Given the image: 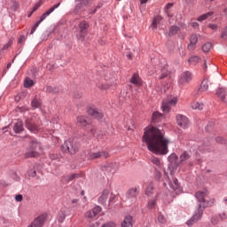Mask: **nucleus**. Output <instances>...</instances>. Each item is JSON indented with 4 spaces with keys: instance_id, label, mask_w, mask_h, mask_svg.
Wrapping results in <instances>:
<instances>
[{
    "instance_id": "nucleus-10",
    "label": "nucleus",
    "mask_w": 227,
    "mask_h": 227,
    "mask_svg": "<svg viewBox=\"0 0 227 227\" xmlns=\"http://www.w3.org/2000/svg\"><path fill=\"white\" fill-rule=\"evenodd\" d=\"M165 178L168 182V185L172 191H177V189H180V183H178V179L172 178V181L169 180V176H168V172L164 171Z\"/></svg>"
},
{
    "instance_id": "nucleus-61",
    "label": "nucleus",
    "mask_w": 227,
    "mask_h": 227,
    "mask_svg": "<svg viewBox=\"0 0 227 227\" xmlns=\"http://www.w3.org/2000/svg\"><path fill=\"white\" fill-rule=\"evenodd\" d=\"M215 141H216V143H226V142L224 141V139H223V137H217L215 138Z\"/></svg>"
},
{
    "instance_id": "nucleus-64",
    "label": "nucleus",
    "mask_w": 227,
    "mask_h": 227,
    "mask_svg": "<svg viewBox=\"0 0 227 227\" xmlns=\"http://www.w3.org/2000/svg\"><path fill=\"white\" fill-rule=\"evenodd\" d=\"M220 218L224 221V219H227V214L226 213H222L220 214Z\"/></svg>"
},
{
    "instance_id": "nucleus-11",
    "label": "nucleus",
    "mask_w": 227,
    "mask_h": 227,
    "mask_svg": "<svg viewBox=\"0 0 227 227\" xmlns=\"http://www.w3.org/2000/svg\"><path fill=\"white\" fill-rule=\"evenodd\" d=\"M176 121L177 125L182 127V129H187L189 127V118H187L185 115H176Z\"/></svg>"
},
{
    "instance_id": "nucleus-53",
    "label": "nucleus",
    "mask_w": 227,
    "mask_h": 227,
    "mask_svg": "<svg viewBox=\"0 0 227 227\" xmlns=\"http://www.w3.org/2000/svg\"><path fill=\"white\" fill-rule=\"evenodd\" d=\"M101 227H116V223H114L113 222H108V223L103 224Z\"/></svg>"
},
{
    "instance_id": "nucleus-57",
    "label": "nucleus",
    "mask_w": 227,
    "mask_h": 227,
    "mask_svg": "<svg viewBox=\"0 0 227 227\" xmlns=\"http://www.w3.org/2000/svg\"><path fill=\"white\" fill-rule=\"evenodd\" d=\"M207 27H209V29H213V31H215V29H217L218 26L217 24H212L210 23Z\"/></svg>"
},
{
    "instance_id": "nucleus-46",
    "label": "nucleus",
    "mask_w": 227,
    "mask_h": 227,
    "mask_svg": "<svg viewBox=\"0 0 227 227\" xmlns=\"http://www.w3.org/2000/svg\"><path fill=\"white\" fill-rule=\"evenodd\" d=\"M198 43V35L196 34H192L190 37V43L196 44Z\"/></svg>"
},
{
    "instance_id": "nucleus-32",
    "label": "nucleus",
    "mask_w": 227,
    "mask_h": 227,
    "mask_svg": "<svg viewBox=\"0 0 227 227\" xmlns=\"http://www.w3.org/2000/svg\"><path fill=\"white\" fill-rule=\"evenodd\" d=\"M208 90V80L204 79L200 84V87L199 88V92L207 91Z\"/></svg>"
},
{
    "instance_id": "nucleus-62",
    "label": "nucleus",
    "mask_w": 227,
    "mask_h": 227,
    "mask_svg": "<svg viewBox=\"0 0 227 227\" xmlns=\"http://www.w3.org/2000/svg\"><path fill=\"white\" fill-rule=\"evenodd\" d=\"M71 202L73 203V205H77V207L81 206V203H79V200L78 199H74Z\"/></svg>"
},
{
    "instance_id": "nucleus-18",
    "label": "nucleus",
    "mask_w": 227,
    "mask_h": 227,
    "mask_svg": "<svg viewBox=\"0 0 227 227\" xmlns=\"http://www.w3.org/2000/svg\"><path fill=\"white\" fill-rule=\"evenodd\" d=\"M28 148H30V150H35V152H38L39 150H42V144L36 141V139H32L29 143Z\"/></svg>"
},
{
    "instance_id": "nucleus-2",
    "label": "nucleus",
    "mask_w": 227,
    "mask_h": 227,
    "mask_svg": "<svg viewBox=\"0 0 227 227\" xmlns=\"http://www.w3.org/2000/svg\"><path fill=\"white\" fill-rule=\"evenodd\" d=\"M195 198L198 201L197 208L192 216L186 222L187 226H192V224L198 223V221L203 217L205 208H207V207H212V205L215 203V200L214 199L207 200V192H197Z\"/></svg>"
},
{
    "instance_id": "nucleus-63",
    "label": "nucleus",
    "mask_w": 227,
    "mask_h": 227,
    "mask_svg": "<svg viewBox=\"0 0 227 227\" xmlns=\"http://www.w3.org/2000/svg\"><path fill=\"white\" fill-rule=\"evenodd\" d=\"M160 171H157L156 170V173H155V178H156V180H160Z\"/></svg>"
},
{
    "instance_id": "nucleus-13",
    "label": "nucleus",
    "mask_w": 227,
    "mask_h": 227,
    "mask_svg": "<svg viewBox=\"0 0 227 227\" xmlns=\"http://www.w3.org/2000/svg\"><path fill=\"white\" fill-rule=\"evenodd\" d=\"M45 219H47V216L45 215H41L32 222V224H29L27 227H43V223H45Z\"/></svg>"
},
{
    "instance_id": "nucleus-21",
    "label": "nucleus",
    "mask_w": 227,
    "mask_h": 227,
    "mask_svg": "<svg viewBox=\"0 0 227 227\" xmlns=\"http://www.w3.org/2000/svg\"><path fill=\"white\" fill-rule=\"evenodd\" d=\"M102 171L106 175H114L116 169L114 168L113 164L104 165L101 167Z\"/></svg>"
},
{
    "instance_id": "nucleus-42",
    "label": "nucleus",
    "mask_w": 227,
    "mask_h": 227,
    "mask_svg": "<svg viewBox=\"0 0 227 227\" xmlns=\"http://www.w3.org/2000/svg\"><path fill=\"white\" fill-rule=\"evenodd\" d=\"M158 222L160 223V224H166V223H168V219L166 218V216H164V215L159 213Z\"/></svg>"
},
{
    "instance_id": "nucleus-41",
    "label": "nucleus",
    "mask_w": 227,
    "mask_h": 227,
    "mask_svg": "<svg viewBox=\"0 0 227 227\" xmlns=\"http://www.w3.org/2000/svg\"><path fill=\"white\" fill-rule=\"evenodd\" d=\"M31 106H32L33 109H38V107H40V106H41L40 100H38V98H35L31 102Z\"/></svg>"
},
{
    "instance_id": "nucleus-29",
    "label": "nucleus",
    "mask_w": 227,
    "mask_h": 227,
    "mask_svg": "<svg viewBox=\"0 0 227 227\" xmlns=\"http://www.w3.org/2000/svg\"><path fill=\"white\" fill-rule=\"evenodd\" d=\"M132 216L129 215L124 218V220L121 223V227H132Z\"/></svg>"
},
{
    "instance_id": "nucleus-26",
    "label": "nucleus",
    "mask_w": 227,
    "mask_h": 227,
    "mask_svg": "<svg viewBox=\"0 0 227 227\" xmlns=\"http://www.w3.org/2000/svg\"><path fill=\"white\" fill-rule=\"evenodd\" d=\"M131 84H135L136 86H141V78H139V74L135 73L129 80Z\"/></svg>"
},
{
    "instance_id": "nucleus-23",
    "label": "nucleus",
    "mask_w": 227,
    "mask_h": 227,
    "mask_svg": "<svg viewBox=\"0 0 227 227\" xmlns=\"http://www.w3.org/2000/svg\"><path fill=\"white\" fill-rule=\"evenodd\" d=\"M160 24H162V17L158 15L153 18L151 27H153V29H157Z\"/></svg>"
},
{
    "instance_id": "nucleus-16",
    "label": "nucleus",
    "mask_w": 227,
    "mask_h": 227,
    "mask_svg": "<svg viewBox=\"0 0 227 227\" xmlns=\"http://www.w3.org/2000/svg\"><path fill=\"white\" fill-rule=\"evenodd\" d=\"M168 162H170L169 165V169H171V168L173 169H176V168H178V162H176V160H178V156L176 153H172L168 157Z\"/></svg>"
},
{
    "instance_id": "nucleus-27",
    "label": "nucleus",
    "mask_w": 227,
    "mask_h": 227,
    "mask_svg": "<svg viewBox=\"0 0 227 227\" xmlns=\"http://www.w3.org/2000/svg\"><path fill=\"white\" fill-rule=\"evenodd\" d=\"M76 122L77 125H79V127H86V125H88V119H86V117L80 115L76 118Z\"/></svg>"
},
{
    "instance_id": "nucleus-48",
    "label": "nucleus",
    "mask_w": 227,
    "mask_h": 227,
    "mask_svg": "<svg viewBox=\"0 0 227 227\" xmlns=\"http://www.w3.org/2000/svg\"><path fill=\"white\" fill-rule=\"evenodd\" d=\"M151 162H153V164H155V166H160V160L157 157H153L151 159Z\"/></svg>"
},
{
    "instance_id": "nucleus-19",
    "label": "nucleus",
    "mask_w": 227,
    "mask_h": 227,
    "mask_svg": "<svg viewBox=\"0 0 227 227\" xmlns=\"http://www.w3.org/2000/svg\"><path fill=\"white\" fill-rule=\"evenodd\" d=\"M39 153L37 151H35V149H30L27 147L25 152V158L26 159H33L35 157H38Z\"/></svg>"
},
{
    "instance_id": "nucleus-15",
    "label": "nucleus",
    "mask_w": 227,
    "mask_h": 227,
    "mask_svg": "<svg viewBox=\"0 0 227 227\" xmlns=\"http://www.w3.org/2000/svg\"><path fill=\"white\" fill-rule=\"evenodd\" d=\"M109 157V153L106 151L102 152H98V153H90L89 154V159L93 160V159H107Z\"/></svg>"
},
{
    "instance_id": "nucleus-20",
    "label": "nucleus",
    "mask_w": 227,
    "mask_h": 227,
    "mask_svg": "<svg viewBox=\"0 0 227 227\" xmlns=\"http://www.w3.org/2000/svg\"><path fill=\"white\" fill-rule=\"evenodd\" d=\"M109 198V190H104L98 198V203L100 205H106L107 199Z\"/></svg>"
},
{
    "instance_id": "nucleus-56",
    "label": "nucleus",
    "mask_w": 227,
    "mask_h": 227,
    "mask_svg": "<svg viewBox=\"0 0 227 227\" xmlns=\"http://www.w3.org/2000/svg\"><path fill=\"white\" fill-rule=\"evenodd\" d=\"M50 159H51V160H56L57 159H59V155L54 154V153H51V154H50Z\"/></svg>"
},
{
    "instance_id": "nucleus-49",
    "label": "nucleus",
    "mask_w": 227,
    "mask_h": 227,
    "mask_svg": "<svg viewBox=\"0 0 227 227\" xmlns=\"http://www.w3.org/2000/svg\"><path fill=\"white\" fill-rule=\"evenodd\" d=\"M11 10H12L13 12H17L19 10V3L16 1H12Z\"/></svg>"
},
{
    "instance_id": "nucleus-58",
    "label": "nucleus",
    "mask_w": 227,
    "mask_h": 227,
    "mask_svg": "<svg viewBox=\"0 0 227 227\" xmlns=\"http://www.w3.org/2000/svg\"><path fill=\"white\" fill-rule=\"evenodd\" d=\"M26 42V35H20L19 38V43H24Z\"/></svg>"
},
{
    "instance_id": "nucleus-17",
    "label": "nucleus",
    "mask_w": 227,
    "mask_h": 227,
    "mask_svg": "<svg viewBox=\"0 0 227 227\" xmlns=\"http://www.w3.org/2000/svg\"><path fill=\"white\" fill-rule=\"evenodd\" d=\"M88 27H90V24L84 20L79 24L81 36H86V34L88 33Z\"/></svg>"
},
{
    "instance_id": "nucleus-28",
    "label": "nucleus",
    "mask_w": 227,
    "mask_h": 227,
    "mask_svg": "<svg viewBox=\"0 0 227 227\" xmlns=\"http://www.w3.org/2000/svg\"><path fill=\"white\" fill-rule=\"evenodd\" d=\"M74 1H75V3H79L74 7V13H78L79 10H81V8H82V5L88 4V0H74Z\"/></svg>"
},
{
    "instance_id": "nucleus-45",
    "label": "nucleus",
    "mask_w": 227,
    "mask_h": 227,
    "mask_svg": "<svg viewBox=\"0 0 227 227\" xmlns=\"http://www.w3.org/2000/svg\"><path fill=\"white\" fill-rule=\"evenodd\" d=\"M192 109H199V111H201L203 109V104L200 102L192 103Z\"/></svg>"
},
{
    "instance_id": "nucleus-55",
    "label": "nucleus",
    "mask_w": 227,
    "mask_h": 227,
    "mask_svg": "<svg viewBox=\"0 0 227 227\" xmlns=\"http://www.w3.org/2000/svg\"><path fill=\"white\" fill-rule=\"evenodd\" d=\"M101 5L98 4L92 11H90L91 15H94V13H97L98 10H100Z\"/></svg>"
},
{
    "instance_id": "nucleus-31",
    "label": "nucleus",
    "mask_w": 227,
    "mask_h": 227,
    "mask_svg": "<svg viewBox=\"0 0 227 227\" xmlns=\"http://www.w3.org/2000/svg\"><path fill=\"white\" fill-rule=\"evenodd\" d=\"M180 31V27L171 26L168 30V36H175Z\"/></svg>"
},
{
    "instance_id": "nucleus-5",
    "label": "nucleus",
    "mask_w": 227,
    "mask_h": 227,
    "mask_svg": "<svg viewBox=\"0 0 227 227\" xmlns=\"http://www.w3.org/2000/svg\"><path fill=\"white\" fill-rule=\"evenodd\" d=\"M25 127L32 134H36L38 132V125L35 122V119L27 117L25 119Z\"/></svg>"
},
{
    "instance_id": "nucleus-50",
    "label": "nucleus",
    "mask_w": 227,
    "mask_h": 227,
    "mask_svg": "<svg viewBox=\"0 0 227 227\" xmlns=\"http://www.w3.org/2000/svg\"><path fill=\"white\" fill-rule=\"evenodd\" d=\"M178 51L182 58L185 57V54H187V51H185V48H184L182 45L178 48Z\"/></svg>"
},
{
    "instance_id": "nucleus-52",
    "label": "nucleus",
    "mask_w": 227,
    "mask_h": 227,
    "mask_svg": "<svg viewBox=\"0 0 227 227\" xmlns=\"http://www.w3.org/2000/svg\"><path fill=\"white\" fill-rule=\"evenodd\" d=\"M221 38H223V40H227V26L224 27L223 31L222 32Z\"/></svg>"
},
{
    "instance_id": "nucleus-39",
    "label": "nucleus",
    "mask_w": 227,
    "mask_h": 227,
    "mask_svg": "<svg viewBox=\"0 0 227 227\" xmlns=\"http://www.w3.org/2000/svg\"><path fill=\"white\" fill-rule=\"evenodd\" d=\"M145 194L148 197H150L153 194V184H148V186L145 189Z\"/></svg>"
},
{
    "instance_id": "nucleus-59",
    "label": "nucleus",
    "mask_w": 227,
    "mask_h": 227,
    "mask_svg": "<svg viewBox=\"0 0 227 227\" xmlns=\"http://www.w3.org/2000/svg\"><path fill=\"white\" fill-rule=\"evenodd\" d=\"M15 200L19 202L22 201L23 200V197H22V194H18L15 196Z\"/></svg>"
},
{
    "instance_id": "nucleus-40",
    "label": "nucleus",
    "mask_w": 227,
    "mask_h": 227,
    "mask_svg": "<svg viewBox=\"0 0 227 227\" xmlns=\"http://www.w3.org/2000/svg\"><path fill=\"white\" fill-rule=\"evenodd\" d=\"M171 8H173V4L171 3H168L166 5H165V13L168 15V17L171 18L173 17V14H170L169 13V10H171Z\"/></svg>"
},
{
    "instance_id": "nucleus-30",
    "label": "nucleus",
    "mask_w": 227,
    "mask_h": 227,
    "mask_svg": "<svg viewBox=\"0 0 227 227\" xmlns=\"http://www.w3.org/2000/svg\"><path fill=\"white\" fill-rule=\"evenodd\" d=\"M81 174L74 173V174H69L64 177V182H72L73 180H75V178H80Z\"/></svg>"
},
{
    "instance_id": "nucleus-34",
    "label": "nucleus",
    "mask_w": 227,
    "mask_h": 227,
    "mask_svg": "<svg viewBox=\"0 0 227 227\" xmlns=\"http://www.w3.org/2000/svg\"><path fill=\"white\" fill-rule=\"evenodd\" d=\"M167 75H169V70L168 69V65H165L161 68V74L159 76V79H165Z\"/></svg>"
},
{
    "instance_id": "nucleus-8",
    "label": "nucleus",
    "mask_w": 227,
    "mask_h": 227,
    "mask_svg": "<svg viewBox=\"0 0 227 227\" xmlns=\"http://www.w3.org/2000/svg\"><path fill=\"white\" fill-rule=\"evenodd\" d=\"M139 195V186H135L128 190L126 193L127 200H129L130 201H136V199Z\"/></svg>"
},
{
    "instance_id": "nucleus-1",
    "label": "nucleus",
    "mask_w": 227,
    "mask_h": 227,
    "mask_svg": "<svg viewBox=\"0 0 227 227\" xmlns=\"http://www.w3.org/2000/svg\"><path fill=\"white\" fill-rule=\"evenodd\" d=\"M147 149L154 155H168L169 140L164 137V130L155 127L145 128L142 138Z\"/></svg>"
},
{
    "instance_id": "nucleus-14",
    "label": "nucleus",
    "mask_w": 227,
    "mask_h": 227,
    "mask_svg": "<svg viewBox=\"0 0 227 227\" xmlns=\"http://www.w3.org/2000/svg\"><path fill=\"white\" fill-rule=\"evenodd\" d=\"M12 130L14 134H21V132H24V122L21 120H17L13 123Z\"/></svg>"
},
{
    "instance_id": "nucleus-7",
    "label": "nucleus",
    "mask_w": 227,
    "mask_h": 227,
    "mask_svg": "<svg viewBox=\"0 0 227 227\" xmlns=\"http://www.w3.org/2000/svg\"><path fill=\"white\" fill-rule=\"evenodd\" d=\"M191 81H192V73L185 71L179 76L178 84L184 86V84L191 82Z\"/></svg>"
},
{
    "instance_id": "nucleus-24",
    "label": "nucleus",
    "mask_w": 227,
    "mask_h": 227,
    "mask_svg": "<svg viewBox=\"0 0 227 227\" xmlns=\"http://www.w3.org/2000/svg\"><path fill=\"white\" fill-rule=\"evenodd\" d=\"M68 214V208L61 209L58 215V223H63L65 219H67V215Z\"/></svg>"
},
{
    "instance_id": "nucleus-37",
    "label": "nucleus",
    "mask_w": 227,
    "mask_h": 227,
    "mask_svg": "<svg viewBox=\"0 0 227 227\" xmlns=\"http://www.w3.org/2000/svg\"><path fill=\"white\" fill-rule=\"evenodd\" d=\"M157 203V195L154 196V198L148 201L147 207L150 210L155 208V205Z\"/></svg>"
},
{
    "instance_id": "nucleus-12",
    "label": "nucleus",
    "mask_w": 227,
    "mask_h": 227,
    "mask_svg": "<svg viewBox=\"0 0 227 227\" xmlns=\"http://www.w3.org/2000/svg\"><path fill=\"white\" fill-rule=\"evenodd\" d=\"M87 113L96 120H102V118H104V113H102V110H98L97 108H89Z\"/></svg>"
},
{
    "instance_id": "nucleus-35",
    "label": "nucleus",
    "mask_w": 227,
    "mask_h": 227,
    "mask_svg": "<svg viewBox=\"0 0 227 227\" xmlns=\"http://www.w3.org/2000/svg\"><path fill=\"white\" fill-rule=\"evenodd\" d=\"M162 118V114L159 112H154L153 114L152 121L153 123H158V121Z\"/></svg>"
},
{
    "instance_id": "nucleus-33",
    "label": "nucleus",
    "mask_w": 227,
    "mask_h": 227,
    "mask_svg": "<svg viewBox=\"0 0 227 227\" xmlns=\"http://www.w3.org/2000/svg\"><path fill=\"white\" fill-rule=\"evenodd\" d=\"M212 15H214V12H209L204 13L201 16H200L197 19V20H198V22H203V20H207V19H208V17H212Z\"/></svg>"
},
{
    "instance_id": "nucleus-38",
    "label": "nucleus",
    "mask_w": 227,
    "mask_h": 227,
    "mask_svg": "<svg viewBox=\"0 0 227 227\" xmlns=\"http://www.w3.org/2000/svg\"><path fill=\"white\" fill-rule=\"evenodd\" d=\"M200 61V57L196 56V55H192L189 59H188V63L191 65H197V63H199Z\"/></svg>"
},
{
    "instance_id": "nucleus-54",
    "label": "nucleus",
    "mask_w": 227,
    "mask_h": 227,
    "mask_svg": "<svg viewBox=\"0 0 227 227\" xmlns=\"http://www.w3.org/2000/svg\"><path fill=\"white\" fill-rule=\"evenodd\" d=\"M211 223H212V224H219V218L217 217V216H213L212 218H211Z\"/></svg>"
},
{
    "instance_id": "nucleus-43",
    "label": "nucleus",
    "mask_w": 227,
    "mask_h": 227,
    "mask_svg": "<svg viewBox=\"0 0 227 227\" xmlns=\"http://www.w3.org/2000/svg\"><path fill=\"white\" fill-rule=\"evenodd\" d=\"M33 84H35V82H33V80L31 78H26L24 81V86L26 88H31V86H33Z\"/></svg>"
},
{
    "instance_id": "nucleus-36",
    "label": "nucleus",
    "mask_w": 227,
    "mask_h": 227,
    "mask_svg": "<svg viewBox=\"0 0 227 227\" xmlns=\"http://www.w3.org/2000/svg\"><path fill=\"white\" fill-rule=\"evenodd\" d=\"M47 93H52V95L56 93H59V87H53V86H48L46 87Z\"/></svg>"
},
{
    "instance_id": "nucleus-3",
    "label": "nucleus",
    "mask_w": 227,
    "mask_h": 227,
    "mask_svg": "<svg viewBox=\"0 0 227 227\" xmlns=\"http://www.w3.org/2000/svg\"><path fill=\"white\" fill-rule=\"evenodd\" d=\"M60 5H61V3H58V4H54L52 7H51L44 13H43L40 16L39 20H37L35 23V25L33 26V27L31 28L30 35H33L35 33V31H36V29H38V26H40V24H42V22H43L45 20V19H47L49 17V15H51V13H52L54 12V10H57V8H59Z\"/></svg>"
},
{
    "instance_id": "nucleus-4",
    "label": "nucleus",
    "mask_w": 227,
    "mask_h": 227,
    "mask_svg": "<svg viewBox=\"0 0 227 227\" xmlns=\"http://www.w3.org/2000/svg\"><path fill=\"white\" fill-rule=\"evenodd\" d=\"M61 150L64 153H70V155H75L79 152V145L73 140L65 141L64 145L61 146Z\"/></svg>"
},
{
    "instance_id": "nucleus-51",
    "label": "nucleus",
    "mask_w": 227,
    "mask_h": 227,
    "mask_svg": "<svg viewBox=\"0 0 227 227\" xmlns=\"http://www.w3.org/2000/svg\"><path fill=\"white\" fill-rule=\"evenodd\" d=\"M214 125H215L214 121H209L205 128L206 131L209 132V130H212V129H214Z\"/></svg>"
},
{
    "instance_id": "nucleus-6",
    "label": "nucleus",
    "mask_w": 227,
    "mask_h": 227,
    "mask_svg": "<svg viewBox=\"0 0 227 227\" xmlns=\"http://www.w3.org/2000/svg\"><path fill=\"white\" fill-rule=\"evenodd\" d=\"M178 99L176 98H173L172 99H163L161 109L163 113H169L171 111V106H176Z\"/></svg>"
},
{
    "instance_id": "nucleus-9",
    "label": "nucleus",
    "mask_w": 227,
    "mask_h": 227,
    "mask_svg": "<svg viewBox=\"0 0 227 227\" xmlns=\"http://www.w3.org/2000/svg\"><path fill=\"white\" fill-rule=\"evenodd\" d=\"M100 212H102V207L100 206H96L92 209L86 212L85 217L93 221V219H95L98 214H100Z\"/></svg>"
},
{
    "instance_id": "nucleus-44",
    "label": "nucleus",
    "mask_w": 227,
    "mask_h": 227,
    "mask_svg": "<svg viewBox=\"0 0 227 227\" xmlns=\"http://www.w3.org/2000/svg\"><path fill=\"white\" fill-rule=\"evenodd\" d=\"M210 49H212V43H206L202 46L203 52H209Z\"/></svg>"
},
{
    "instance_id": "nucleus-25",
    "label": "nucleus",
    "mask_w": 227,
    "mask_h": 227,
    "mask_svg": "<svg viewBox=\"0 0 227 227\" xmlns=\"http://www.w3.org/2000/svg\"><path fill=\"white\" fill-rule=\"evenodd\" d=\"M192 153L189 151H185L184 152L179 159H180V164H184V162H185L186 160H189V159H191Z\"/></svg>"
},
{
    "instance_id": "nucleus-60",
    "label": "nucleus",
    "mask_w": 227,
    "mask_h": 227,
    "mask_svg": "<svg viewBox=\"0 0 227 227\" xmlns=\"http://www.w3.org/2000/svg\"><path fill=\"white\" fill-rule=\"evenodd\" d=\"M96 129H95V127H91L90 129V136H92V137H95V132H96Z\"/></svg>"
},
{
    "instance_id": "nucleus-22",
    "label": "nucleus",
    "mask_w": 227,
    "mask_h": 227,
    "mask_svg": "<svg viewBox=\"0 0 227 227\" xmlns=\"http://www.w3.org/2000/svg\"><path fill=\"white\" fill-rule=\"evenodd\" d=\"M216 95L218 98H221L223 102H226L227 90L224 88H219L216 90Z\"/></svg>"
},
{
    "instance_id": "nucleus-47",
    "label": "nucleus",
    "mask_w": 227,
    "mask_h": 227,
    "mask_svg": "<svg viewBox=\"0 0 227 227\" xmlns=\"http://www.w3.org/2000/svg\"><path fill=\"white\" fill-rule=\"evenodd\" d=\"M12 45H13V39L9 40L8 43L4 45L3 51H6L7 49H10Z\"/></svg>"
}]
</instances>
